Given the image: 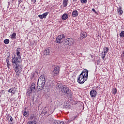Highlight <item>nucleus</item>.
I'll return each mask as SVG.
<instances>
[{"mask_svg":"<svg viewBox=\"0 0 124 124\" xmlns=\"http://www.w3.org/2000/svg\"><path fill=\"white\" fill-rule=\"evenodd\" d=\"M9 56H8L7 59H6V62H7V63H9Z\"/></svg>","mask_w":124,"mask_h":124,"instance_id":"obj_35","label":"nucleus"},{"mask_svg":"<svg viewBox=\"0 0 124 124\" xmlns=\"http://www.w3.org/2000/svg\"><path fill=\"white\" fill-rule=\"evenodd\" d=\"M97 94V92L96 91L93 89L90 92V95L91 97H95L96 96V94Z\"/></svg>","mask_w":124,"mask_h":124,"instance_id":"obj_11","label":"nucleus"},{"mask_svg":"<svg viewBox=\"0 0 124 124\" xmlns=\"http://www.w3.org/2000/svg\"><path fill=\"white\" fill-rule=\"evenodd\" d=\"M66 122H67V124H69L71 122H73L72 119L67 120Z\"/></svg>","mask_w":124,"mask_h":124,"instance_id":"obj_32","label":"nucleus"},{"mask_svg":"<svg viewBox=\"0 0 124 124\" xmlns=\"http://www.w3.org/2000/svg\"><path fill=\"white\" fill-rule=\"evenodd\" d=\"M67 4H68V0H63L62 5L63 7H66Z\"/></svg>","mask_w":124,"mask_h":124,"instance_id":"obj_20","label":"nucleus"},{"mask_svg":"<svg viewBox=\"0 0 124 124\" xmlns=\"http://www.w3.org/2000/svg\"><path fill=\"white\" fill-rule=\"evenodd\" d=\"M89 76V71L87 69H84L81 73L78 76L77 81L79 84L82 85L84 84L87 80Z\"/></svg>","mask_w":124,"mask_h":124,"instance_id":"obj_2","label":"nucleus"},{"mask_svg":"<svg viewBox=\"0 0 124 124\" xmlns=\"http://www.w3.org/2000/svg\"><path fill=\"white\" fill-rule=\"evenodd\" d=\"M78 15L79 13L77 10L74 11L72 13V16H73V17H77V16H78Z\"/></svg>","mask_w":124,"mask_h":124,"instance_id":"obj_17","label":"nucleus"},{"mask_svg":"<svg viewBox=\"0 0 124 124\" xmlns=\"http://www.w3.org/2000/svg\"><path fill=\"white\" fill-rule=\"evenodd\" d=\"M50 50L49 48H46L44 51V56H49L50 55Z\"/></svg>","mask_w":124,"mask_h":124,"instance_id":"obj_14","label":"nucleus"},{"mask_svg":"<svg viewBox=\"0 0 124 124\" xmlns=\"http://www.w3.org/2000/svg\"><path fill=\"white\" fill-rule=\"evenodd\" d=\"M54 124H64V122L59 120H55L54 121Z\"/></svg>","mask_w":124,"mask_h":124,"instance_id":"obj_22","label":"nucleus"},{"mask_svg":"<svg viewBox=\"0 0 124 124\" xmlns=\"http://www.w3.org/2000/svg\"><path fill=\"white\" fill-rule=\"evenodd\" d=\"M32 93H33V91L28 88V92L27 93L28 96H31V95Z\"/></svg>","mask_w":124,"mask_h":124,"instance_id":"obj_19","label":"nucleus"},{"mask_svg":"<svg viewBox=\"0 0 124 124\" xmlns=\"http://www.w3.org/2000/svg\"><path fill=\"white\" fill-rule=\"evenodd\" d=\"M65 108H67V109H69L70 108V105H69V103L66 102L65 105H64Z\"/></svg>","mask_w":124,"mask_h":124,"instance_id":"obj_25","label":"nucleus"},{"mask_svg":"<svg viewBox=\"0 0 124 124\" xmlns=\"http://www.w3.org/2000/svg\"><path fill=\"white\" fill-rule=\"evenodd\" d=\"M28 89L33 91V93H35V92H36V90L37 89V87H35V83L32 82L31 87Z\"/></svg>","mask_w":124,"mask_h":124,"instance_id":"obj_9","label":"nucleus"},{"mask_svg":"<svg viewBox=\"0 0 124 124\" xmlns=\"http://www.w3.org/2000/svg\"><path fill=\"white\" fill-rule=\"evenodd\" d=\"M60 66L56 65L54 67L53 70L51 72V75L52 77H57V76H59L60 75Z\"/></svg>","mask_w":124,"mask_h":124,"instance_id":"obj_4","label":"nucleus"},{"mask_svg":"<svg viewBox=\"0 0 124 124\" xmlns=\"http://www.w3.org/2000/svg\"><path fill=\"white\" fill-rule=\"evenodd\" d=\"M21 3V0H18V4H20Z\"/></svg>","mask_w":124,"mask_h":124,"instance_id":"obj_41","label":"nucleus"},{"mask_svg":"<svg viewBox=\"0 0 124 124\" xmlns=\"http://www.w3.org/2000/svg\"><path fill=\"white\" fill-rule=\"evenodd\" d=\"M58 87L59 89L62 88L61 91L62 93H66L67 94V96L71 98V94H70V90L68 87H66L65 85L63 86H60V85H58Z\"/></svg>","mask_w":124,"mask_h":124,"instance_id":"obj_3","label":"nucleus"},{"mask_svg":"<svg viewBox=\"0 0 124 124\" xmlns=\"http://www.w3.org/2000/svg\"><path fill=\"white\" fill-rule=\"evenodd\" d=\"M109 52V48L106 46H104L103 48V52H102V59L104 61L105 60V56L106 54Z\"/></svg>","mask_w":124,"mask_h":124,"instance_id":"obj_6","label":"nucleus"},{"mask_svg":"<svg viewBox=\"0 0 124 124\" xmlns=\"http://www.w3.org/2000/svg\"><path fill=\"white\" fill-rule=\"evenodd\" d=\"M117 11L118 12V14L119 15H123V10H122V7H119V8H117Z\"/></svg>","mask_w":124,"mask_h":124,"instance_id":"obj_21","label":"nucleus"},{"mask_svg":"<svg viewBox=\"0 0 124 124\" xmlns=\"http://www.w3.org/2000/svg\"><path fill=\"white\" fill-rule=\"evenodd\" d=\"M92 11H93V12H95V9H92Z\"/></svg>","mask_w":124,"mask_h":124,"instance_id":"obj_40","label":"nucleus"},{"mask_svg":"<svg viewBox=\"0 0 124 124\" xmlns=\"http://www.w3.org/2000/svg\"><path fill=\"white\" fill-rule=\"evenodd\" d=\"M38 83H45L46 82L45 80V77H44V75H42L39 78L38 80Z\"/></svg>","mask_w":124,"mask_h":124,"instance_id":"obj_10","label":"nucleus"},{"mask_svg":"<svg viewBox=\"0 0 124 124\" xmlns=\"http://www.w3.org/2000/svg\"><path fill=\"white\" fill-rule=\"evenodd\" d=\"M20 48H17L16 49V56H12V65L17 76L22 71V56L20 52Z\"/></svg>","mask_w":124,"mask_h":124,"instance_id":"obj_1","label":"nucleus"},{"mask_svg":"<svg viewBox=\"0 0 124 124\" xmlns=\"http://www.w3.org/2000/svg\"><path fill=\"white\" fill-rule=\"evenodd\" d=\"M31 77L32 78H34V73H32L31 75Z\"/></svg>","mask_w":124,"mask_h":124,"instance_id":"obj_36","label":"nucleus"},{"mask_svg":"<svg viewBox=\"0 0 124 124\" xmlns=\"http://www.w3.org/2000/svg\"><path fill=\"white\" fill-rule=\"evenodd\" d=\"M9 39H5L4 41V43H5V44H9Z\"/></svg>","mask_w":124,"mask_h":124,"instance_id":"obj_27","label":"nucleus"},{"mask_svg":"<svg viewBox=\"0 0 124 124\" xmlns=\"http://www.w3.org/2000/svg\"><path fill=\"white\" fill-rule=\"evenodd\" d=\"M87 33L86 32L82 31L80 33V39H84V38H86V37H87Z\"/></svg>","mask_w":124,"mask_h":124,"instance_id":"obj_13","label":"nucleus"},{"mask_svg":"<svg viewBox=\"0 0 124 124\" xmlns=\"http://www.w3.org/2000/svg\"><path fill=\"white\" fill-rule=\"evenodd\" d=\"M81 3H86L87 0H81Z\"/></svg>","mask_w":124,"mask_h":124,"instance_id":"obj_33","label":"nucleus"},{"mask_svg":"<svg viewBox=\"0 0 124 124\" xmlns=\"http://www.w3.org/2000/svg\"><path fill=\"white\" fill-rule=\"evenodd\" d=\"M65 44L71 46L73 45V39L71 38H68L65 40Z\"/></svg>","mask_w":124,"mask_h":124,"instance_id":"obj_7","label":"nucleus"},{"mask_svg":"<svg viewBox=\"0 0 124 124\" xmlns=\"http://www.w3.org/2000/svg\"><path fill=\"white\" fill-rule=\"evenodd\" d=\"M31 1H32L33 3H35V2H36V0H31Z\"/></svg>","mask_w":124,"mask_h":124,"instance_id":"obj_38","label":"nucleus"},{"mask_svg":"<svg viewBox=\"0 0 124 124\" xmlns=\"http://www.w3.org/2000/svg\"><path fill=\"white\" fill-rule=\"evenodd\" d=\"M44 85H45V83L38 82V81L37 86V90H38V91H41V90L44 88Z\"/></svg>","mask_w":124,"mask_h":124,"instance_id":"obj_8","label":"nucleus"},{"mask_svg":"<svg viewBox=\"0 0 124 124\" xmlns=\"http://www.w3.org/2000/svg\"><path fill=\"white\" fill-rule=\"evenodd\" d=\"M8 92L14 94L16 93H17V89L16 88H12L9 90Z\"/></svg>","mask_w":124,"mask_h":124,"instance_id":"obj_16","label":"nucleus"},{"mask_svg":"<svg viewBox=\"0 0 124 124\" xmlns=\"http://www.w3.org/2000/svg\"><path fill=\"white\" fill-rule=\"evenodd\" d=\"M77 103H78V102H77L76 101L73 100L72 101V105H76V104H77Z\"/></svg>","mask_w":124,"mask_h":124,"instance_id":"obj_29","label":"nucleus"},{"mask_svg":"<svg viewBox=\"0 0 124 124\" xmlns=\"http://www.w3.org/2000/svg\"><path fill=\"white\" fill-rule=\"evenodd\" d=\"M23 115L25 117H28V113H27V111H26V110L24 111Z\"/></svg>","mask_w":124,"mask_h":124,"instance_id":"obj_30","label":"nucleus"},{"mask_svg":"<svg viewBox=\"0 0 124 124\" xmlns=\"http://www.w3.org/2000/svg\"><path fill=\"white\" fill-rule=\"evenodd\" d=\"M67 18H68V15L67 14H64L62 17V19L63 21H65Z\"/></svg>","mask_w":124,"mask_h":124,"instance_id":"obj_18","label":"nucleus"},{"mask_svg":"<svg viewBox=\"0 0 124 124\" xmlns=\"http://www.w3.org/2000/svg\"><path fill=\"white\" fill-rule=\"evenodd\" d=\"M78 0H73V1H77Z\"/></svg>","mask_w":124,"mask_h":124,"instance_id":"obj_42","label":"nucleus"},{"mask_svg":"<svg viewBox=\"0 0 124 124\" xmlns=\"http://www.w3.org/2000/svg\"><path fill=\"white\" fill-rule=\"evenodd\" d=\"M47 113V110H43L42 112V114H43V115H46Z\"/></svg>","mask_w":124,"mask_h":124,"instance_id":"obj_31","label":"nucleus"},{"mask_svg":"<svg viewBox=\"0 0 124 124\" xmlns=\"http://www.w3.org/2000/svg\"><path fill=\"white\" fill-rule=\"evenodd\" d=\"M27 124H37V122L35 120H30L27 122Z\"/></svg>","mask_w":124,"mask_h":124,"instance_id":"obj_23","label":"nucleus"},{"mask_svg":"<svg viewBox=\"0 0 124 124\" xmlns=\"http://www.w3.org/2000/svg\"><path fill=\"white\" fill-rule=\"evenodd\" d=\"M48 14H49V12H46L45 13H44L43 15H39L38 17H39V18L40 19H43L44 18H46V17H47V15H48Z\"/></svg>","mask_w":124,"mask_h":124,"instance_id":"obj_15","label":"nucleus"},{"mask_svg":"<svg viewBox=\"0 0 124 124\" xmlns=\"http://www.w3.org/2000/svg\"><path fill=\"white\" fill-rule=\"evenodd\" d=\"M120 37L124 38V31H122L120 33Z\"/></svg>","mask_w":124,"mask_h":124,"instance_id":"obj_26","label":"nucleus"},{"mask_svg":"<svg viewBox=\"0 0 124 124\" xmlns=\"http://www.w3.org/2000/svg\"><path fill=\"white\" fill-rule=\"evenodd\" d=\"M30 106L29 107V108H31V107H32V106L31 105V103H30Z\"/></svg>","mask_w":124,"mask_h":124,"instance_id":"obj_39","label":"nucleus"},{"mask_svg":"<svg viewBox=\"0 0 124 124\" xmlns=\"http://www.w3.org/2000/svg\"><path fill=\"white\" fill-rule=\"evenodd\" d=\"M112 93L113 94H116L117 93V89L114 88L112 90Z\"/></svg>","mask_w":124,"mask_h":124,"instance_id":"obj_28","label":"nucleus"},{"mask_svg":"<svg viewBox=\"0 0 124 124\" xmlns=\"http://www.w3.org/2000/svg\"><path fill=\"white\" fill-rule=\"evenodd\" d=\"M65 36L64 34L59 35L56 38V41L57 43H62L64 41Z\"/></svg>","mask_w":124,"mask_h":124,"instance_id":"obj_5","label":"nucleus"},{"mask_svg":"<svg viewBox=\"0 0 124 124\" xmlns=\"http://www.w3.org/2000/svg\"><path fill=\"white\" fill-rule=\"evenodd\" d=\"M7 67H8V69H10V63H7Z\"/></svg>","mask_w":124,"mask_h":124,"instance_id":"obj_34","label":"nucleus"},{"mask_svg":"<svg viewBox=\"0 0 124 124\" xmlns=\"http://www.w3.org/2000/svg\"><path fill=\"white\" fill-rule=\"evenodd\" d=\"M11 38L12 39H16V32L13 33L12 35H11Z\"/></svg>","mask_w":124,"mask_h":124,"instance_id":"obj_24","label":"nucleus"},{"mask_svg":"<svg viewBox=\"0 0 124 124\" xmlns=\"http://www.w3.org/2000/svg\"><path fill=\"white\" fill-rule=\"evenodd\" d=\"M8 121H9V124H15V121L13 119V118L11 116H8Z\"/></svg>","mask_w":124,"mask_h":124,"instance_id":"obj_12","label":"nucleus"},{"mask_svg":"<svg viewBox=\"0 0 124 124\" xmlns=\"http://www.w3.org/2000/svg\"><path fill=\"white\" fill-rule=\"evenodd\" d=\"M33 118H34V116H31L30 117V120H31V121H33L32 120H33Z\"/></svg>","mask_w":124,"mask_h":124,"instance_id":"obj_37","label":"nucleus"},{"mask_svg":"<svg viewBox=\"0 0 124 124\" xmlns=\"http://www.w3.org/2000/svg\"><path fill=\"white\" fill-rule=\"evenodd\" d=\"M15 0H12V1H15Z\"/></svg>","mask_w":124,"mask_h":124,"instance_id":"obj_43","label":"nucleus"}]
</instances>
